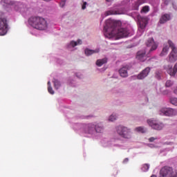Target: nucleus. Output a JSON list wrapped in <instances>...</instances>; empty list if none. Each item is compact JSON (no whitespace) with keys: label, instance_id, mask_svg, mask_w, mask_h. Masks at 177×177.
Segmentation results:
<instances>
[{"label":"nucleus","instance_id":"obj_1","mask_svg":"<svg viewBox=\"0 0 177 177\" xmlns=\"http://www.w3.org/2000/svg\"><path fill=\"white\" fill-rule=\"evenodd\" d=\"M115 23L111 19H108L105 22L104 29L106 30L104 35L109 39H120V38H127L129 37V30L127 28H120L115 29Z\"/></svg>","mask_w":177,"mask_h":177},{"label":"nucleus","instance_id":"obj_27","mask_svg":"<svg viewBox=\"0 0 177 177\" xmlns=\"http://www.w3.org/2000/svg\"><path fill=\"white\" fill-rule=\"evenodd\" d=\"M162 77V71L160 70H157L155 72V78L160 81Z\"/></svg>","mask_w":177,"mask_h":177},{"label":"nucleus","instance_id":"obj_33","mask_svg":"<svg viewBox=\"0 0 177 177\" xmlns=\"http://www.w3.org/2000/svg\"><path fill=\"white\" fill-rule=\"evenodd\" d=\"M0 2H3L6 5H13V1L12 0H0Z\"/></svg>","mask_w":177,"mask_h":177},{"label":"nucleus","instance_id":"obj_42","mask_svg":"<svg viewBox=\"0 0 177 177\" xmlns=\"http://www.w3.org/2000/svg\"><path fill=\"white\" fill-rule=\"evenodd\" d=\"M128 161H129V159H128L127 158H125L124 160H123V163L124 164H127V162H128Z\"/></svg>","mask_w":177,"mask_h":177},{"label":"nucleus","instance_id":"obj_29","mask_svg":"<svg viewBox=\"0 0 177 177\" xmlns=\"http://www.w3.org/2000/svg\"><path fill=\"white\" fill-rule=\"evenodd\" d=\"M172 2H174V0H163V3H162V8H163V9H165V8H167V6L169 5V3L172 4Z\"/></svg>","mask_w":177,"mask_h":177},{"label":"nucleus","instance_id":"obj_16","mask_svg":"<svg viewBox=\"0 0 177 177\" xmlns=\"http://www.w3.org/2000/svg\"><path fill=\"white\" fill-rule=\"evenodd\" d=\"M172 19L171 14H162L159 20V24H165Z\"/></svg>","mask_w":177,"mask_h":177},{"label":"nucleus","instance_id":"obj_10","mask_svg":"<svg viewBox=\"0 0 177 177\" xmlns=\"http://www.w3.org/2000/svg\"><path fill=\"white\" fill-rule=\"evenodd\" d=\"M101 143L104 147H111V149H121L122 145L115 143L114 141H109L106 138L102 140Z\"/></svg>","mask_w":177,"mask_h":177},{"label":"nucleus","instance_id":"obj_40","mask_svg":"<svg viewBox=\"0 0 177 177\" xmlns=\"http://www.w3.org/2000/svg\"><path fill=\"white\" fill-rule=\"evenodd\" d=\"M171 5H172V7L174 9V10H177V6H176V3H175L174 1L172 2Z\"/></svg>","mask_w":177,"mask_h":177},{"label":"nucleus","instance_id":"obj_3","mask_svg":"<svg viewBox=\"0 0 177 177\" xmlns=\"http://www.w3.org/2000/svg\"><path fill=\"white\" fill-rule=\"evenodd\" d=\"M117 135L125 140H129L133 136L132 129L122 124H119L115 127Z\"/></svg>","mask_w":177,"mask_h":177},{"label":"nucleus","instance_id":"obj_20","mask_svg":"<svg viewBox=\"0 0 177 177\" xmlns=\"http://www.w3.org/2000/svg\"><path fill=\"white\" fill-rule=\"evenodd\" d=\"M145 2H146V0H138L136 2L133 3L132 10H139V6H140V5H142V3H145Z\"/></svg>","mask_w":177,"mask_h":177},{"label":"nucleus","instance_id":"obj_17","mask_svg":"<svg viewBox=\"0 0 177 177\" xmlns=\"http://www.w3.org/2000/svg\"><path fill=\"white\" fill-rule=\"evenodd\" d=\"M146 50L138 51L136 56L138 60H140V62H145V60H146Z\"/></svg>","mask_w":177,"mask_h":177},{"label":"nucleus","instance_id":"obj_12","mask_svg":"<svg viewBox=\"0 0 177 177\" xmlns=\"http://www.w3.org/2000/svg\"><path fill=\"white\" fill-rule=\"evenodd\" d=\"M146 45L147 48H149L148 50V53H151L153 50H156L157 48H158V44L154 41V39L153 38H149L147 42Z\"/></svg>","mask_w":177,"mask_h":177},{"label":"nucleus","instance_id":"obj_9","mask_svg":"<svg viewBox=\"0 0 177 177\" xmlns=\"http://www.w3.org/2000/svg\"><path fill=\"white\" fill-rule=\"evenodd\" d=\"M158 114L165 117H174L177 115V110L169 107H163L158 111Z\"/></svg>","mask_w":177,"mask_h":177},{"label":"nucleus","instance_id":"obj_11","mask_svg":"<svg viewBox=\"0 0 177 177\" xmlns=\"http://www.w3.org/2000/svg\"><path fill=\"white\" fill-rule=\"evenodd\" d=\"M163 68L166 70L170 77H175L177 73V62L174 64L173 68L172 65H165L163 66Z\"/></svg>","mask_w":177,"mask_h":177},{"label":"nucleus","instance_id":"obj_19","mask_svg":"<svg viewBox=\"0 0 177 177\" xmlns=\"http://www.w3.org/2000/svg\"><path fill=\"white\" fill-rule=\"evenodd\" d=\"M105 16H111V15H122V12L120 11L119 10H115V9H110L105 12L104 13Z\"/></svg>","mask_w":177,"mask_h":177},{"label":"nucleus","instance_id":"obj_43","mask_svg":"<svg viewBox=\"0 0 177 177\" xmlns=\"http://www.w3.org/2000/svg\"><path fill=\"white\" fill-rule=\"evenodd\" d=\"M148 146L149 147H151V149H153V147H154V145H153V144H149Z\"/></svg>","mask_w":177,"mask_h":177},{"label":"nucleus","instance_id":"obj_25","mask_svg":"<svg viewBox=\"0 0 177 177\" xmlns=\"http://www.w3.org/2000/svg\"><path fill=\"white\" fill-rule=\"evenodd\" d=\"M54 88L57 91V89H60L62 88V82L59 80L54 79L53 81Z\"/></svg>","mask_w":177,"mask_h":177},{"label":"nucleus","instance_id":"obj_14","mask_svg":"<svg viewBox=\"0 0 177 177\" xmlns=\"http://www.w3.org/2000/svg\"><path fill=\"white\" fill-rule=\"evenodd\" d=\"M151 71V68L147 67L144 70H142L139 74H138V78L139 80H143L147 77H149V74H150V71Z\"/></svg>","mask_w":177,"mask_h":177},{"label":"nucleus","instance_id":"obj_6","mask_svg":"<svg viewBox=\"0 0 177 177\" xmlns=\"http://www.w3.org/2000/svg\"><path fill=\"white\" fill-rule=\"evenodd\" d=\"M168 45L171 50L168 55L167 62L169 63H175V62L177 61V47L175 46V44L171 40H168Z\"/></svg>","mask_w":177,"mask_h":177},{"label":"nucleus","instance_id":"obj_36","mask_svg":"<svg viewBox=\"0 0 177 177\" xmlns=\"http://www.w3.org/2000/svg\"><path fill=\"white\" fill-rule=\"evenodd\" d=\"M66 2H67V0H61L59 2L60 8H64L66 6Z\"/></svg>","mask_w":177,"mask_h":177},{"label":"nucleus","instance_id":"obj_35","mask_svg":"<svg viewBox=\"0 0 177 177\" xmlns=\"http://www.w3.org/2000/svg\"><path fill=\"white\" fill-rule=\"evenodd\" d=\"M149 10H150V8H149V6H145L141 10V13H147Z\"/></svg>","mask_w":177,"mask_h":177},{"label":"nucleus","instance_id":"obj_8","mask_svg":"<svg viewBox=\"0 0 177 177\" xmlns=\"http://www.w3.org/2000/svg\"><path fill=\"white\" fill-rule=\"evenodd\" d=\"M147 123L152 129L156 131H161L164 128V123L160 122L157 119L150 118L147 120Z\"/></svg>","mask_w":177,"mask_h":177},{"label":"nucleus","instance_id":"obj_46","mask_svg":"<svg viewBox=\"0 0 177 177\" xmlns=\"http://www.w3.org/2000/svg\"><path fill=\"white\" fill-rule=\"evenodd\" d=\"M49 1H50V0H46V2H49Z\"/></svg>","mask_w":177,"mask_h":177},{"label":"nucleus","instance_id":"obj_13","mask_svg":"<svg viewBox=\"0 0 177 177\" xmlns=\"http://www.w3.org/2000/svg\"><path fill=\"white\" fill-rule=\"evenodd\" d=\"M82 44V39H77V41H71L69 43L66 44V49L68 50H75V46H78V45Z\"/></svg>","mask_w":177,"mask_h":177},{"label":"nucleus","instance_id":"obj_39","mask_svg":"<svg viewBox=\"0 0 177 177\" xmlns=\"http://www.w3.org/2000/svg\"><path fill=\"white\" fill-rule=\"evenodd\" d=\"M131 80H139V74L131 76Z\"/></svg>","mask_w":177,"mask_h":177},{"label":"nucleus","instance_id":"obj_38","mask_svg":"<svg viewBox=\"0 0 177 177\" xmlns=\"http://www.w3.org/2000/svg\"><path fill=\"white\" fill-rule=\"evenodd\" d=\"M86 5H88V3H86V1H84L82 4V10H85L86 9Z\"/></svg>","mask_w":177,"mask_h":177},{"label":"nucleus","instance_id":"obj_44","mask_svg":"<svg viewBox=\"0 0 177 177\" xmlns=\"http://www.w3.org/2000/svg\"><path fill=\"white\" fill-rule=\"evenodd\" d=\"M174 93H176V95H177V88L174 89Z\"/></svg>","mask_w":177,"mask_h":177},{"label":"nucleus","instance_id":"obj_41","mask_svg":"<svg viewBox=\"0 0 177 177\" xmlns=\"http://www.w3.org/2000/svg\"><path fill=\"white\" fill-rule=\"evenodd\" d=\"M156 139H157L156 138L154 137H151L150 138H149V142H154V140H156Z\"/></svg>","mask_w":177,"mask_h":177},{"label":"nucleus","instance_id":"obj_22","mask_svg":"<svg viewBox=\"0 0 177 177\" xmlns=\"http://www.w3.org/2000/svg\"><path fill=\"white\" fill-rule=\"evenodd\" d=\"M146 26H147V21L146 20H142L140 21L138 31L141 32V34L145 31V28H146Z\"/></svg>","mask_w":177,"mask_h":177},{"label":"nucleus","instance_id":"obj_5","mask_svg":"<svg viewBox=\"0 0 177 177\" xmlns=\"http://www.w3.org/2000/svg\"><path fill=\"white\" fill-rule=\"evenodd\" d=\"M8 30V19L5 17L3 12H0V35H6Z\"/></svg>","mask_w":177,"mask_h":177},{"label":"nucleus","instance_id":"obj_37","mask_svg":"<svg viewBox=\"0 0 177 177\" xmlns=\"http://www.w3.org/2000/svg\"><path fill=\"white\" fill-rule=\"evenodd\" d=\"M75 77H77V78H79L80 80L84 78V75H82V73L77 72L75 73Z\"/></svg>","mask_w":177,"mask_h":177},{"label":"nucleus","instance_id":"obj_34","mask_svg":"<svg viewBox=\"0 0 177 177\" xmlns=\"http://www.w3.org/2000/svg\"><path fill=\"white\" fill-rule=\"evenodd\" d=\"M170 103H171V104H174V106H177V98L176 97L171 98Z\"/></svg>","mask_w":177,"mask_h":177},{"label":"nucleus","instance_id":"obj_32","mask_svg":"<svg viewBox=\"0 0 177 177\" xmlns=\"http://www.w3.org/2000/svg\"><path fill=\"white\" fill-rule=\"evenodd\" d=\"M172 85H174V82L173 81L167 80V82L165 83L166 88H171V86H172Z\"/></svg>","mask_w":177,"mask_h":177},{"label":"nucleus","instance_id":"obj_2","mask_svg":"<svg viewBox=\"0 0 177 177\" xmlns=\"http://www.w3.org/2000/svg\"><path fill=\"white\" fill-rule=\"evenodd\" d=\"M74 128L75 129H81L84 133L91 136L104 132V125L100 122L75 123Z\"/></svg>","mask_w":177,"mask_h":177},{"label":"nucleus","instance_id":"obj_26","mask_svg":"<svg viewBox=\"0 0 177 177\" xmlns=\"http://www.w3.org/2000/svg\"><path fill=\"white\" fill-rule=\"evenodd\" d=\"M134 131H136V132H139L140 133H146L147 129L143 127H138L135 128Z\"/></svg>","mask_w":177,"mask_h":177},{"label":"nucleus","instance_id":"obj_45","mask_svg":"<svg viewBox=\"0 0 177 177\" xmlns=\"http://www.w3.org/2000/svg\"><path fill=\"white\" fill-rule=\"evenodd\" d=\"M106 2H111V0H106Z\"/></svg>","mask_w":177,"mask_h":177},{"label":"nucleus","instance_id":"obj_7","mask_svg":"<svg viewBox=\"0 0 177 177\" xmlns=\"http://www.w3.org/2000/svg\"><path fill=\"white\" fill-rule=\"evenodd\" d=\"M160 177H177V170L174 171L172 167L165 166L160 169Z\"/></svg>","mask_w":177,"mask_h":177},{"label":"nucleus","instance_id":"obj_23","mask_svg":"<svg viewBox=\"0 0 177 177\" xmlns=\"http://www.w3.org/2000/svg\"><path fill=\"white\" fill-rule=\"evenodd\" d=\"M107 63V58L104 57L102 59H99L96 61L95 64L97 67H102L103 64H106Z\"/></svg>","mask_w":177,"mask_h":177},{"label":"nucleus","instance_id":"obj_31","mask_svg":"<svg viewBox=\"0 0 177 177\" xmlns=\"http://www.w3.org/2000/svg\"><path fill=\"white\" fill-rule=\"evenodd\" d=\"M149 168H150V165L145 164L142 167L141 169H142V171H143V172H147V171H149Z\"/></svg>","mask_w":177,"mask_h":177},{"label":"nucleus","instance_id":"obj_4","mask_svg":"<svg viewBox=\"0 0 177 177\" xmlns=\"http://www.w3.org/2000/svg\"><path fill=\"white\" fill-rule=\"evenodd\" d=\"M28 24L41 31L45 30V19L40 17H32L28 19Z\"/></svg>","mask_w":177,"mask_h":177},{"label":"nucleus","instance_id":"obj_28","mask_svg":"<svg viewBox=\"0 0 177 177\" xmlns=\"http://www.w3.org/2000/svg\"><path fill=\"white\" fill-rule=\"evenodd\" d=\"M117 118L118 117L117 116V114L115 113H112L109 118H108V121L109 122H114V121H116Z\"/></svg>","mask_w":177,"mask_h":177},{"label":"nucleus","instance_id":"obj_15","mask_svg":"<svg viewBox=\"0 0 177 177\" xmlns=\"http://www.w3.org/2000/svg\"><path fill=\"white\" fill-rule=\"evenodd\" d=\"M128 70H131V68L128 65L122 66L120 69H119V74L122 78L128 77Z\"/></svg>","mask_w":177,"mask_h":177},{"label":"nucleus","instance_id":"obj_24","mask_svg":"<svg viewBox=\"0 0 177 177\" xmlns=\"http://www.w3.org/2000/svg\"><path fill=\"white\" fill-rule=\"evenodd\" d=\"M169 52V46L164 44L162 52L160 53V56H167Z\"/></svg>","mask_w":177,"mask_h":177},{"label":"nucleus","instance_id":"obj_21","mask_svg":"<svg viewBox=\"0 0 177 177\" xmlns=\"http://www.w3.org/2000/svg\"><path fill=\"white\" fill-rule=\"evenodd\" d=\"M100 52V48H95V50H91L88 48H86L84 50V53L86 56H91L95 53H99Z\"/></svg>","mask_w":177,"mask_h":177},{"label":"nucleus","instance_id":"obj_18","mask_svg":"<svg viewBox=\"0 0 177 177\" xmlns=\"http://www.w3.org/2000/svg\"><path fill=\"white\" fill-rule=\"evenodd\" d=\"M67 82L68 85H69V86H72L73 88H77V86L80 85L78 82H77V80H75V78L74 77H69L67 80Z\"/></svg>","mask_w":177,"mask_h":177},{"label":"nucleus","instance_id":"obj_30","mask_svg":"<svg viewBox=\"0 0 177 177\" xmlns=\"http://www.w3.org/2000/svg\"><path fill=\"white\" fill-rule=\"evenodd\" d=\"M48 91L50 93V95L55 94V91H53V88H52V86H50V82H48Z\"/></svg>","mask_w":177,"mask_h":177}]
</instances>
